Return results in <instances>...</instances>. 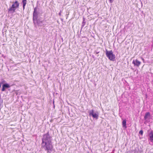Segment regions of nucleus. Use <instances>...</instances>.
I'll use <instances>...</instances> for the list:
<instances>
[{
    "label": "nucleus",
    "instance_id": "4be33fe9",
    "mask_svg": "<svg viewBox=\"0 0 153 153\" xmlns=\"http://www.w3.org/2000/svg\"><path fill=\"white\" fill-rule=\"evenodd\" d=\"M98 56H99V55H97V57H98Z\"/></svg>",
    "mask_w": 153,
    "mask_h": 153
},
{
    "label": "nucleus",
    "instance_id": "dca6fc26",
    "mask_svg": "<svg viewBox=\"0 0 153 153\" xmlns=\"http://www.w3.org/2000/svg\"><path fill=\"white\" fill-rule=\"evenodd\" d=\"M109 2L110 3H112L113 2L114 0H108Z\"/></svg>",
    "mask_w": 153,
    "mask_h": 153
},
{
    "label": "nucleus",
    "instance_id": "39448f33",
    "mask_svg": "<svg viewBox=\"0 0 153 153\" xmlns=\"http://www.w3.org/2000/svg\"><path fill=\"white\" fill-rule=\"evenodd\" d=\"M34 25L36 27L41 26L43 25V21L41 20H33Z\"/></svg>",
    "mask_w": 153,
    "mask_h": 153
},
{
    "label": "nucleus",
    "instance_id": "2eb2a0df",
    "mask_svg": "<svg viewBox=\"0 0 153 153\" xmlns=\"http://www.w3.org/2000/svg\"><path fill=\"white\" fill-rule=\"evenodd\" d=\"M99 53V52H97V51H95L94 52V54L96 55H97Z\"/></svg>",
    "mask_w": 153,
    "mask_h": 153
},
{
    "label": "nucleus",
    "instance_id": "4468645a",
    "mask_svg": "<svg viewBox=\"0 0 153 153\" xmlns=\"http://www.w3.org/2000/svg\"><path fill=\"white\" fill-rule=\"evenodd\" d=\"M139 134L142 135L143 134V131L142 130H141L139 132Z\"/></svg>",
    "mask_w": 153,
    "mask_h": 153
},
{
    "label": "nucleus",
    "instance_id": "7ed1b4c3",
    "mask_svg": "<svg viewBox=\"0 0 153 153\" xmlns=\"http://www.w3.org/2000/svg\"><path fill=\"white\" fill-rule=\"evenodd\" d=\"M42 13V10L40 9L37 6H36L34 9L33 13V19H37L38 16L40 14Z\"/></svg>",
    "mask_w": 153,
    "mask_h": 153
},
{
    "label": "nucleus",
    "instance_id": "6e6552de",
    "mask_svg": "<svg viewBox=\"0 0 153 153\" xmlns=\"http://www.w3.org/2000/svg\"><path fill=\"white\" fill-rule=\"evenodd\" d=\"M10 87V86L7 83L4 84L2 86L1 91H5L6 89Z\"/></svg>",
    "mask_w": 153,
    "mask_h": 153
},
{
    "label": "nucleus",
    "instance_id": "aec40b11",
    "mask_svg": "<svg viewBox=\"0 0 153 153\" xmlns=\"http://www.w3.org/2000/svg\"><path fill=\"white\" fill-rule=\"evenodd\" d=\"M92 57H93V58H94V56H93H93H92Z\"/></svg>",
    "mask_w": 153,
    "mask_h": 153
},
{
    "label": "nucleus",
    "instance_id": "f257e3e1",
    "mask_svg": "<svg viewBox=\"0 0 153 153\" xmlns=\"http://www.w3.org/2000/svg\"><path fill=\"white\" fill-rule=\"evenodd\" d=\"M51 141L52 137L50 136L49 132L43 135L42 139V147L47 153H51L52 151Z\"/></svg>",
    "mask_w": 153,
    "mask_h": 153
},
{
    "label": "nucleus",
    "instance_id": "0eeeda50",
    "mask_svg": "<svg viewBox=\"0 0 153 153\" xmlns=\"http://www.w3.org/2000/svg\"><path fill=\"white\" fill-rule=\"evenodd\" d=\"M141 62L139 61L137 59L135 60H134L132 62V64H133L134 66H136L137 67H139L141 65Z\"/></svg>",
    "mask_w": 153,
    "mask_h": 153
},
{
    "label": "nucleus",
    "instance_id": "20e7f679",
    "mask_svg": "<svg viewBox=\"0 0 153 153\" xmlns=\"http://www.w3.org/2000/svg\"><path fill=\"white\" fill-rule=\"evenodd\" d=\"M106 55L107 57L109 58V59L112 61H114L115 58V55H114L112 51H107Z\"/></svg>",
    "mask_w": 153,
    "mask_h": 153
},
{
    "label": "nucleus",
    "instance_id": "f3484780",
    "mask_svg": "<svg viewBox=\"0 0 153 153\" xmlns=\"http://www.w3.org/2000/svg\"><path fill=\"white\" fill-rule=\"evenodd\" d=\"M2 82H2V84L3 82H5V81H4V79H2Z\"/></svg>",
    "mask_w": 153,
    "mask_h": 153
},
{
    "label": "nucleus",
    "instance_id": "423d86ee",
    "mask_svg": "<svg viewBox=\"0 0 153 153\" xmlns=\"http://www.w3.org/2000/svg\"><path fill=\"white\" fill-rule=\"evenodd\" d=\"M89 115L90 116H92L93 118H95L97 119H98V115L96 113H94V111L93 110H92L89 111Z\"/></svg>",
    "mask_w": 153,
    "mask_h": 153
},
{
    "label": "nucleus",
    "instance_id": "9d476101",
    "mask_svg": "<svg viewBox=\"0 0 153 153\" xmlns=\"http://www.w3.org/2000/svg\"><path fill=\"white\" fill-rule=\"evenodd\" d=\"M150 114L149 112H147L145 114V116H144V119L145 120H146L148 117H150Z\"/></svg>",
    "mask_w": 153,
    "mask_h": 153
},
{
    "label": "nucleus",
    "instance_id": "412c9836",
    "mask_svg": "<svg viewBox=\"0 0 153 153\" xmlns=\"http://www.w3.org/2000/svg\"><path fill=\"white\" fill-rule=\"evenodd\" d=\"M61 11H60V13H59V15H60V14H61Z\"/></svg>",
    "mask_w": 153,
    "mask_h": 153
},
{
    "label": "nucleus",
    "instance_id": "f03ea898",
    "mask_svg": "<svg viewBox=\"0 0 153 153\" xmlns=\"http://www.w3.org/2000/svg\"><path fill=\"white\" fill-rule=\"evenodd\" d=\"M19 3L17 1L15 2H13L12 6L8 9V12L10 13H13L17 8H19Z\"/></svg>",
    "mask_w": 153,
    "mask_h": 153
},
{
    "label": "nucleus",
    "instance_id": "a211bd4d",
    "mask_svg": "<svg viewBox=\"0 0 153 153\" xmlns=\"http://www.w3.org/2000/svg\"><path fill=\"white\" fill-rule=\"evenodd\" d=\"M141 59H142V60L143 61V62H144V59L143 58H142Z\"/></svg>",
    "mask_w": 153,
    "mask_h": 153
},
{
    "label": "nucleus",
    "instance_id": "6ab92c4d",
    "mask_svg": "<svg viewBox=\"0 0 153 153\" xmlns=\"http://www.w3.org/2000/svg\"><path fill=\"white\" fill-rule=\"evenodd\" d=\"M1 84H2V82H0V87H1Z\"/></svg>",
    "mask_w": 153,
    "mask_h": 153
},
{
    "label": "nucleus",
    "instance_id": "f8f14e48",
    "mask_svg": "<svg viewBox=\"0 0 153 153\" xmlns=\"http://www.w3.org/2000/svg\"><path fill=\"white\" fill-rule=\"evenodd\" d=\"M122 125L123 126L125 127L126 128H127L126 126V120H124L123 121Z\"/></svg>",
    "mask_w": 153,
    "mask_h": 153
},
{
    "label": "nucleus",
    "instance_id": "1a4fd4ad",
    "mask_svg": "<svg viewBox=\"0 0 153 153\" xmlns=\"http://www.w3.org/2000/svg\"><path fill=\"white\" fill-rule=\"evenodd\" d=\"M149 140L151 142H153V132L151 131L149 134Z\"/></svg>",
    "mask_w": 153,
    "mask_h": 153
},
{
    "label": "nucleus",
    "instance_id": "ddd939ff",
    "mask_svg": "<svg viewBox=\"0 0 153 153\" xmlns=\"http://www.w3.org/2000/svg\"><path fill=\"white\" fill-rule=\"evenodd\" d=\"M85 23H86V22H85V20H83V21L82 23V26H81V29H82V28L84 26Z\"/></svg>",
    "mask_w": 153,
    "mask_h": 153
},
{
    "label": "nucleus",
    "instance_id": "9b49d317",
    "mask_svg": "<svg viewBox=\"0 0 153 153\" xmlns=\"http://www.w3.org/2000/svg\"><path fill=\"white\" fill-rule=\"evenodd\" d=\"M22 2L23 4V9L24 10L25 8V6L27 3L26 0H22Z\"/></svg>",
    "mask_w": 153,
    "mask_h": 153
},
{
    "label": "nucleus",
    "instance_id": "5701e85b",
    "mask_svg": "<svg viewBox=\"0 0 153 153\" xmlns=\"http://www.w3.org/2000/svg\"><path fill=\"white\" fill-rule=\"evenodd\" d=\"M142 5V3L141 2Z\"/></svg>",
    "mask_w": 153,
    "mask_h": 153
}]
</instances>
